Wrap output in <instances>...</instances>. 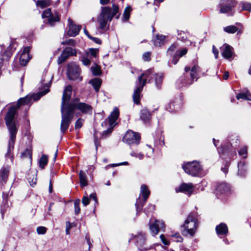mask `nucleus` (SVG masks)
Returning <instances> with one entry per match:
<instances>
[{"label":"nucleus","mask_w":251,"mask_h":251,"mask_svg":"<svg viewBox=\"0 0 251 251\" xmlns=\"http://www.w3.org/2000/svg\"><path fill=\"white\" fill-rule=\"evenodd\" d=\"M99 52V50L97 49L91 48L89 49V52L87 53V55L88 56L90 55L91 56L93 57L96 58L97 57V54Z\"/></svg>","instance_id":"obj_39"},{"label":"nucleus","mask_w":251,"mask_h":251,"mask_svg":"<svg viewBox=\"0 0 251 251\" xmlns=\"http://www.w3.org/2000/svg\"><path fill=\"white\" fill-rule=\"evenodd\" d=\"M130 154L131 156L137 157V158H139L140 160L142 159L143 158V157H144L143 154H142L141 152H140V153H136L134 151H132L130 153Z\"/></svg>","instance_id":"obj_51"},{"label":"nucleus","mask_w":251,"mask_h":251,"mask_svg":"<svg viewBox=\"0 0 251 251\" xmlns=\"http://www.w3.org/2000/svg\"><path fill=\"white\" fill-rule=\"evenodd\" d=\"M119 12V7L116 4H113L112 9L109 7H103L98 18L99 27L104 30L106 28L108 22L111 21L112 18Z\"/></svg>","instance_id":"obj_4"},{"label":"nucleus","mask_w":251,"mask_h":251,"mask_svg":"<svg viewBox=\"0 0 251 251\" xmlns=\"http://www.w3.org/2000/svg\"><path fill=\"white\" fill-rule=\"evenodd\" d=\"M177 48V45L176 44H174L172 45L170 48L168 49L167 50V53L171 55L172 53L175 51Z\"/></svg>","instance_id":"obj_50"},{"label":"nucleus","mask_w":251,"mask_h":251,"mask_svg":"<svg viewBox=\"0 0 251 251\" xmlns=\"http://www.w3.org/2000/svg\"><path fill=\"white\" fill-rule=\"evenodd\" d=\"M89 198L87 196H84L82 199V202L84 206H87L89 203Z\"/></svg>","instance_id":"obj_55"},{"label":"nucleus","mask_w":251,"mask_h":251,"mask_svg":"<svg viewBox=\"0 0 251 251\" xmlns=\"http://www.w3.org/2000/svg\"><path fill=\"white\" fill-rule=\"evenodd\" d=\"M66 106L74 114V111L77 109L80 110L82 113L87 114L91 113L93 108L91 105L84 102H79L77 100H74L71 102L69 101L66 103Z\"/></svg>","instance_id":"obj_7"},{"label":"nucleus","mask_w":251,"mask_h":251,"mask_svg":"<svg viewBox=\"0 0 251 251\" xmlns=\"http://www.w3.org/2000/svg\"><path fill=\"white\" fill-rule=\"evenodd\" d=\"M101 83V79L97 77L92 79L89 81V83L92 85L96 92L99 91Z\"/></svg>","instance_id":"obj_28"},{"label":"nucleus","mask_w":251,"mask_h":251,"mask_svg":"<svg viewBox=\"0 0 251 251\" xmlns=\"http://www.w3.org/2000/svg\"><path fill=\"white\" fill-rule=\"evenodd\" d=\"M243 10L251 11V4L248 2H242L241 3Z\"/></svg>","instance_id":"obj_45"},{"label":"nucleus","mask_w":251,"mask_h":251,"mask_svg":"<svg viewBox=\"0 0 251 251\" xmlns=\"http://www.w3.org/2000/svg\"><path fill=\"white\" fill-rule=\"evenodd\" d=\"M213 48V50H212L213 53L214 54L215 58L217 59L218 58V54H219L218 50L215 48V47L214 46H213V48Z\"/></svg>","instance_id":"obj_61"},{"label":"nucleus","mask_w":251,"mask_h":251,"mask_svg":"<svg viewBox=\"0 0 251 251\" xmlns=\"http://www.w3.org/2000/svg\"><path fill=\"white\" fill-rule=\"evenodd\" d=\"M155 209V206L153 204H150L148 205L147 208L144 209V212L146 214L148 215L149 213L152 212Z\"/></svg>","instance_id":"obj_46"},{"label":"nucleus","mask_w":251,"mask_h":251,"mask_svg":"<svg viewBox=\"0 0 251 251\" xmlns=\"http://www.w3.org/2000/svg\"><path fill=\"white\" fill-rule=\"evenodd\" d=\"M90 199H93L96 202H98L96 193L91 194L90 195Z\"/></svg>","instance_id":"obj_63"},{"label":"nucleus","mask_w":251,"mask_h":251,"mask_svg":"<svg viewBox=\"0 0 251 251\" xmlns=\"http://www.w3.org/2000/svg\"><path fill=\"white\" fill-rule=\"evenodd\" d=\"M197 222V214L195 212L190 213L182 226V227L184 229L182 230V234L184 235H187L189 234L191 236H193L198 227Z\"/></svg>","instance_id":"obj_5"},{"label":"nucleus","mask_w":251,"mask_h":251,"mask_svg":"<svg viewBox=\"0 0 251 251\" xmlns=\"http://www.w3.org/2000/svg\"><path fill=\"white\" fill-rule=\"evenodd\" d=\"M131 10V7L130 6H127L126 7L123 14L124 21H127L129 19Z\"/></svg>","instance_id":"obj_35"},{"label":"nucleus","mask_w":251,"mask_h":251,"mask_svg":"<svg viewBox=\"0 0 251 251\" xmlns=\"http://www.w3.org/2000/svg\"><path fill=\"white\" fill-rule=\"evenodd\" d=\"M91 70L94 75H99L101 74L100 68L98 65L91 67Z\"/></svg>","instance_id":"obj_38"},{"label":"nucleus","mask_w":251,"mask_h":251,"mask_svg":"<svg viewBox=\"0 0 251 251\" xmlns=\"http://www.w3.org/2000/svg\"><path fill=\"white\" fill-rule=\"evenodd\" d=\"M40 167L43 169L48 163V157L46 155H43L39 161Z\"/></svg>","instance_id":"obj_37"},{"label":"nucleus","mask_w":251,"mask_h":251,"mask_svg":"<svg viewBox=\"0 0 251 251\" xmlns=\"http://www.w3.org/2000/svg\"><path fill=\"white\" fill-rule=\"evenodd\" d=\"M147 147L148 148V151L147 152V156L148 157H150L152 154L153 152V149H152L151 146H149L148 145H147Z\"/></svg>","instance_id":"obj_57"},{"label":"nucleus","mask_w":251,"mask_h":251,"mask_svg":"<svg viewBox=\"0 0 251 251\" xmlns=\"http://www.w3.org/2000/svg\"><path fill=\"white\" fill-rule=\"evenodd\" d=\"M132 239L135 240L136 246L140 250H149L151 247H145L146 235L145 233L139 232L137 235L133 236Z\"/></svg>","instance_id":"obj_14"},{"label":"nucleus","mask_w":251,"mask_h":251,"mask_svg":"<svg viewBox=\"0 0 251 251\" xmlns=\"http://www.w3.org/2000/svg\"><path fill=\"white\" fill-rule=\"evenodd\" d=\"M151 114L147 109H143L141 111L140 118L144 123L148 122L151 120Z\"/></svg>","instance_id":"obj_25"},{"label":"nucleus","mask_w":251,"mask_h":251,"mask_svg":"<svg viewBox=\"0 0 251 251\" xmlns=\"http://www.w3.org/2000/svg\"><path fill=\"white\" fill-rule=\"evenodd\" d=\"M154 74L151 69H149L144 72L138 77L136 82V87L133 95V99L134 102L138 104L140 101L141 92L143 90V87L146 83L151 82L152 78L154 77Z\"/></svg>","instance_id":"obj_3"},{"label":"nucleus","mask_w":251,"mask_h":251,"mask_svg":"<svg viewBox=\"0 0 251 251\" xmlns=\"http://www.w3.org/2000/svg\"><path fill=\"white\" fill-rule=\"evenodd\" d=\"M80 71L79 67L75 63L68 64L67 75L70 79L81 80L82 78L79 76Z\"/></svg>","instance_id":"obj_11"},{"label":"nucleus","mask_w":251,"mask_h":251,"mask_svg":"<svg viewBox=\"0 0 251 251\" xmlns=\"http://www.w3.org/2000/svg\"><path fill=\"white\" fill-rule=\"evenodd\" d=\"M47 231V228L45 226H39L37 228V232L38 234H44Z\"/></svg>","instance_id":"obj_48"},{"label":"nucleus","mask_w":251,"mask_h":251,"mask_svg":"<svg viewBox=\"0 0 251 251\" xmlns=\"http://www.w3.org/2000/svg\"><path fill=\"white\" fill-rule=\"evenodd\" d=\"M187 52V50L186 48L183 49L181 50L177 51L176 53L178 55L179 57H182L185 55Z\"/></svg>","instance_id":"obj_52"},{"label":"nucleus","mask_w":251,"mask_h":251,"mask_svg":"<svg viewBox=\"0 0 251 251\" xmlns=\"http://www.w3.org/2000/svg\"><path fill=\"white\" fill-rule=\"evenodd\" d=\"M82 63L83 65L87 66L89 65L90 64L91 61L89 58H88V56L87 55V56H83L81 57V59Z\"/></svg>","instance_id":"obj_47"},{"label":"nucleus","mask_w":251,"mask_h":251,"mask_svg":"<svg viewBox=\"0 0 251 251\" xmlns=\"http://www.w3.org/2000/svg\"><path fill=\"white\" fill-rule=\"evenodd\" d=\"M43 19L47 18L48 23L51 25H54L55 22H59L60 17L56 11L52 12L50 8L46 9L42 15Z\"/></svg>","instance_id":"obj_12"},{"label":"nucleus","mask_w":251,"mask_h":251,"mask_svg":"<svg viewBox=\"0 0 251 251\" xmlns=\"http://www.w3.org/2000/svg\"><path fill=\"white\" fill-rule=\"evenodd\" d=\"M239 25V27H236L234 25H229L226 26L224 28V30L228 33H234L237 32V34H241L243 31V25L240 24H236Z\"/></svg>","instance_id":"obj_21"},{"label":"nucleus","mask_w":251,"mask_h":251,"mask_svg":"<svg viewBox=\"0 0 251 251\" xmlns=\"http://www.w3.org/2000/svg\"><path fill=\"white\" fill-rule=\"evenodd\" d=\"M140 140V135L139 133L131 130L127 131L123 138V141L129 145H138Z\"/></svg>","instance_id":"obj_10"},{"label":"nucleus","mask_w":251,"mask_h":251,"mask_svg":"<svg viewBox=\"0 0 251 251\" xmlns=\"http://www.w3.org/2000/svg\"><path fill=\"white\" fill-rule=\"evenodd\" d=\"M30 48L26 47L24 48L20 56V63L22 66H25L28 62L31 57L29 54Z\"/></svg>","instance_id":"obj_19"},{"label":"nucleus","mask_w":251,"mask_h":251,"mask_svg":"<svg viewBox=\"0 0 251 251\" xmlns=\"http://www.w3.org/2000/svg\"><path fill=\"white\" fill-rule=\"evenodd\" d=\"M49 5V2L46 0H37L36 1V5L42 8H44L47 7Z\"/></svg>","instance_id":"obj_40"},{"label":"nucleus","mask_w":251,"mask_h":251,"mask_svg":"<svg viewBox=\"0 0 251 251\" xmlns=\"http://www.w3.org/2000/svg\"><path fill=\"white\" fill-rule=\"evenodd\" d=\"M179 56L176 53L174 56H173V59H172V62L174 64L176 65L177 62H178V60H179Z\"/></svg>","instance_id":"obj_60"},{"label":"nucleus","mask_w":251,"mask_h":251,"mask_svg":"<svg viewBox=\"0 0 251 251\" xmlns=\"http://www.w3.org/2000/svg\"><path fill=\"white\" fill-rule=\"evenodd\" d=\"M217 234L220 235H226L228 232V228L225 223H221L216 227Z\"/></svg>","instance_id":"obj_24"},{"label":"nucleus","mask_w":251,"mask_h":251,"mask_svg":"<svg viewBox=\"0 0 251 251\" xmlns=\"http://www.w3.org/2000/svg\"><path fill=\"white\" fill-rule=\"evenodd\" d=\"M92 40L98 44H100L101 43V40L98 38L93 37Z\"/></svg>","instance_id":"obj_64"},{"label":"nucleus","mask_w":251,"mask_h":251,"mask_svg":"<svg viewBox=\"0 0 251 251\" xmlns=\"http://www.w3.org/2000/svg\"><path fill=\"white\" fill-rule=\"evenodd\" d=\"M234 6V0H222L219 4V12L223 14L230 12Z\"/></svg>","instance_id":"obj_15"},{"label":"nucleus","mask_w":251,"mask_h":251,"mask_svg":"<svg viewBox=\"0 0 251 251\" xmlns=\"http://www.w3.org/2000/svg\"><path fill=\"white\" fill-rule=\"evenodd\" d=\"M151 53L149 52H145L143 55V59L144 61H148L151 59Z\"/></svg>","instance_id":"obj_54"},{"label":"nucleus","mask_w":251,"mask_h":251,"mask_svg":"<svg viewBox=\"0 0 251 251\" xmlns=\"http://www.w3.org/2000/svg\"><path fill=\"white\" fill-rule=\"evenodd\" d=\"M83 120L81 118H79L75 123V128L79 129L82 127L83 125Z\"/></svg>","instance_id":"obj_49"},{"label":"nucleus","mask_w":251,"mask_h":251,"mask_svg":"<svg viewBox=\"0 0 251 251\" xmlns=\"http://www.w3.org/2000/svg\"><path fill=\"white\" fill-rule=\"evenodd\" d=\"M238 175L242 176L245 175L246 172V167L244 161H240L238 164Z\"/></svg>","instance_id":"obj_29"},{"label":"nucleus","mask_w":251,"mask_h":251,"mask_svg":"<svg viewBox=\"0 0 251 251\" xmlns=\"http://www.w3.org/2000/svg\"><path fill=\"white\" fill-rule=\"evenodd\" d=\"M79 177L80 179V186L82 187L87 186L88 184L86 179L87 177L85 173L83 171H80L79 173Z\"/></svg>","instance_id":"obj_30"},{"label":"nucleus","mask_w":251,"mask_h":251,"mask_svg":"<svg viewBox=\"0 0 251 251\" xmlns=\"http://www.w3.org/2000/svg\"><path fill=\"white\" fill-rule=\"evenodd\" d=\"M113 127H111L108 125L107 129L103 131L102 134V137L106 138L108 135H109L112 131Z\"/></svg>","instance_id":"obj_44"},{"label":"nucleus","mask_w":251,"mask_h":251,"mask_svg":"<svg viewBox=\"0 0 251 251\" xmlns=\"http://www.w3.org/2000/svg\"><path fill=\"white\" fill-rule=\"evenodd\" d=\"M222 56L226 59L231 57L233 52L232 47L228 45L225 44L221 48Z\"/></svg>","instance_id":"obj_22"},{"label":"nucleus","mask_w":251,"mask_h":251,"mask_svg":"<svg viewBox=\"0 0 251 251\" xmlns=\"http://www.w3.org/2000/svg\"><path fill=\"white\" fill-rule=\"evenodd\" d=\"M182 168L187 174L194 176L200 175L202 171L201 166L196 161L186 163Z\"/></svg>","instance_id":"obj_8"},{"label":"nucleus","mask_w":251,"mask_h":251,"mask_svg":"<svg viewBox=\"0 0 251 251\" xmlns=\"http://www.w3.org/2000/svg\"><path fill=\"white\" fill-rule=\"evenodd\" d=\"M199 70V67L197 65H194L191 69L189 67L185 68V73L184 76L181 78V81L182 86L189 85L192 84L195 79H198L197 73Z\"/></svg>","instance_id":"obj_6"},{"label":"nucleus","mask_w":251,"mask_h":251,"mask_svg":"<svg viewBox=\"0 0 251 251\" xmlns=\"http://www.w3.org/2000/svg\"><path fill=\"white\" fill-rule=\"evenodd\" d=\"M172 237L175 238L176 239V242H181L183 238L180 236L179 233H176L175 234L171 235Z\"/></svg>","instance_id":"obj_53"},{"label":"nucleus","mask_w":251,"mask_h":251,"mask_svg":"<svg viewBox=\"0 0 251 251\" xmlns=\"http://www.w3.org/2000/svg\"><path fill=\"white\" fill-rule=\"evenodd\" d=\"M218 151L220 154L221 157L225 159H226V154L229 156V158H231V157L233 155H236L235 153L228 152L227 150H225L224 147H222L218 149Z\"/></svg>","instance_id":"obj_26"},{"label":"nucleus","mask_w":251,"mask_h":251,"mask_svg":"<svg viewBox=\"0 0 251 251\" xmlns=\"http://www.w3.org/2000/svg\"><path fill=\"white\" fill-rule=\"evenodd\" d=\"M68 21L69 30L67 31V34L69 36L75 37L78 34L81 29V26L75 25L70 18L68 19Z\"/></svg>","instance_id":"obj_17"},{"label":"nucleus","mask_w":251,"mask_h":251,"mask_svg":"<svg viewBox=\"0 0 251 251\" xmlns=\"http://www.w3.org/2000/svg\"><path fill=\"white\" fill-rule=\"evenodd\" d=\"M31 151L29 149H26L21 153V157L23 159H27L29 161L31 160Z\"/></svg>","instance_id":"obj_31"},{"label":"nucleus","mask_w":251,"mask_h":251,"mask_svg":"<svg viewBox=\"0 0 251 251\" xmlns=\"http://www.w3.org/2000/svg\"><path fill=\"white\" fill-rule=\"evenodd\" d=\"M238 153L240 156L243 158H246L247 155V147H244L241 148L238 151Z\"/></svg>","instance_id":"obj_42"},{"label":"nucleus","mask_w":251,"mask_h":251,"mask_svg":"<svg viewBox=\"0 0 251 251\" xmlns=\"http://www.w3.org/2000/svg\"><path fill=\"white\" fill-rule=\"evenodd\" d=\"M80 204V200H77L75 201L74 206H75V213L76 215H77L79 213L80 211V208L79 207Z\"/></svg>","instance_id":"obj_43"},{"label":"nucleus","mask_w":251,"mask_h":251,"mask_svg":"<svg viewBox=\"0 0 251 251\" xmlns=\"http://www.w3.org/2000/svg\"><path fill=\"white\" fill-rule=\"evenodd\" d=\"M176 192H183L188 195H191L194 191V186L192 183H182L178 188H176Z\"/></svg>","instance_id":"obj_20"},{"label":"nucleus","mask_w":251,"mask_h":251,"mask_svg":"<svg viewBox=\"0 0 251 251\" xmlns=\"http://www.w3.org/2000/svg\"><path fill=\"white\" fill-rule=\"evenodd\" d=\"M236 98L238 100L241 99L242 100L251 101V95H250L249 93H240L237 95Z\"/></svg>","instance_id":"obj_34"},{"label":"nucleus","mask_w":251,"mask_h":251,"mask_svg":"<svg viewBox=\"0 0 251 251\" xmlns=\"http://www.w3.org/2000/svg\"><path fill=\"white\" fill-rule=\"evenodd\" d=\"M28 182L31 186H33L34 185L36 184V181H37L36 178H33L32 179V180H30V178H28Z\"/></svg>","instance_id":"obj_62"},{"label":"nucleus","mask_w":251,"mask_h":251,"mask_svg":"<svg viewBox=\"0 0 251 251\" xmlns=\"http://www.w3.org/2000/svg\"><path fill=\"white\" fill-rule=\"evenodd\" d=\"M62 44H68L71 45H75V41L73 39H69L68 40H67L65 42H63L62 43Z\"/></svg>","instance_id":"obj_58"},{"label":"nucleus","mask_w":251,"mask_h":251,"mask_svg":"<svg viewBox=\"0 0 251 251\" xmlns=\"http://www.w3.org/2000/svg\"><path fill=\"white\" fill-rule=\"evenodd\" d=\"M9 171V170L8 168H4L1 169L0 172V179L5 181L8 176Z\"/></svg>","instance_id":"obj_33"},{"label":"nucleus","mask_w":251,"mask_h":251,"mask_svg":"<svg viewBox=\"0 0 251 251\" xmlns=\"http://www.w3.org/2000/svg\"><path fill=\"white\" fill-rule=\"evenodd\" d=\"M167 109L171 112L177 111L180 109V106L178 104H176L175 101L171 102L167 106Z\"/></svg>","instance_id":"obj_32"},{"label":"nucleus","mask_w":251,"mask_h":251,"mask_svg":"<svg viewBox=\"0 0 251 251\" xmlns=\"http://www.w3.org/2000/svg\"><path fill=\"white\" fill-rule=\"evenodd\" d=\"M230 190V186L229 184L223 182L218 185L216 188L217 193L228 194Z\"/></svg>","instance_id":"obj_23"},{"label":"nucleus","mask_w":251,"mask_h":251,"mask_svg":"<svg viewBox=\"0 0 251 251\" xmlns=\"http://www.w3.org/2000/svg\"><path fill=\"white\" fill-rule=\"evenodd\" d=\"M165 36L162 35H157L152 40L153 44L155 46L160 47L163 45L165 42Z\"/></svg>","instance_id":"obj_27"},{"label":"nucleus","mask_w":251,"mask_h":251,"mask_svg":"<svg viewBox=\"0 0 251 251\" xmlns=\"http://www.w3.org/2000/svg\"><path fill=\"white\" fill-rule=\"evenodd\" d=\"M119 116V111L117 108L115 107L113 111L111 113L107 119H105L101 123V126L104 127H106L108 125L114 127L116 125V121Z\"/></svg>","instance_id":"obj_13"},{"label":"nucleus","mask_w":251,"mask_h":251,"mask_svg":"<svg viewBox=\"0 0 251 251\" xmlns=\"http://www.w3.org/2000/svg\"><path fill=\"white\" fill-rule=\"evenodd\" d=\"M150 195V191L148 186L145 184H142L140 188V197L142 196L143 200H141L140 197L137 200L135 205L137 213L141 211L143 206L145 204Z\"/></svg>","instance_id":"obj_9"},{"label":"nucleus","mask_w":251,"mask_h":251,"mask_svg":"<svg viewBox=\"0 0 251 251\" xmlns=\"http://www.w3.org/2000/svg\"><path fill=\"white\" fill-rule=\"evenodd\" d=\"M72 228L71 224L69 222H66V233L68 235L70 234V229Z\"/></svg>","instance_id":"obj_56"},{"label":"nucleus","mask_w":251,"mask_h":251,"mask_svg":"<svg viewBox=\"0 0 251 251\" xmlns=\"http://www.w3.org/2000/svg\"><path fill=\"white\" fill-rule=\"evenodd\" d=\"M72 87L69 85L64 90L62 99L61 117L60 130L64 133L68 128L70 124L73 119L74 114L66 106V103L70 101L72 94Z\"/></svg>","instance_id":"obj_2"},{"label":"nucleus","mask_w":251,"mask_h":251,"mask_svg":"<svg viewBox=\"0 0 251 251\" xmlns=\"http://www.w3.org/2000/svg\"><path fill=\"white\" fill-rule=\"evenodd\" d=\"M187 38L188 34L183 31H181L178 34L177 38L183 42H185L187 40Z\"/></svg>","instance_id":"obj_41"},{"label":"nucleus","mask_w":251,"mask_h":251,"mask_svg":"<svg viewBox=\"0 0 251 251\" xmlns=\"http://www.w3.org/2000/svg\"><path fill=\"white\" fill-rule=\"evenodd\" d=\"M154 75L153 78L155 79L156 87L159 88L163 80V76L162 75H157L156 74H154Z\"/></svg>","instance_id":"obj_36"},{"label":"nucleus","mask_w":251,"mask_h":251,"mask_svg":"<svg viewBox=\"0 0 251 251\" xmlns=\"http://www.w3.org/2000/svg\"><path fill=\"white\" fill-rule=\"evenodd\" d=\"M75 55V51L72 48H66L62 51L60 56L58 57L57 62L59 64H60L65 61L70 56Z\"/></svg>","instance_id":"obj_18"},{"label":"nucleus","mask_w":251,"mask_h":251,"mask_svg":"<svg viewBox=\"0 0 251 251\" xmlns=\"http://www.w3.org/2000/svg\"><path fill=\"white\" fill-rule=\"evenodd\" d=\"M164 227V224L162 221L155 220L153 223H149V228L152 236L157 235L159 230Z\"/></svg>","instance_id":"obj_16"},{"label":"nucleus","mask_w":251,"mask_h":251,"mask_svg":"<svg viewBox=\"0 0 251 251\" xmlns=\"http://www.w3.org/2000/svg\"><path fill=\"white\" fill-rule=\"evenodd\" d=\"M160 238L161 241L164 245H168L169 244V242L166 239L165 236L163 234H161L160 236Z\"/></svg>","instance_id":"obj_59"},{"label":"nucleus","mask_w":251,"mask_h":251,"mask_svg":"<svg viewBox=\"0 0 251 251\" xmlns=\"http://www.w3.org/2000/svg\"><path fill=\"white\" fill-rule=\"evenodd\" d=\"M52 76L46 75L41 80L42 88L39 92L36 94L27 95L24 98H20L16 105L11 106L5 117V124L10 134L8 148L5 157L6 160L9 159L13 162L14 154L13 151L14 148L16 134L18 125L16 124L15 118L17 115V111L22 105L30 106L34 100H37L50 91V87Z\"/></svg>","instance_id":"obj_1"}]
</instances>
